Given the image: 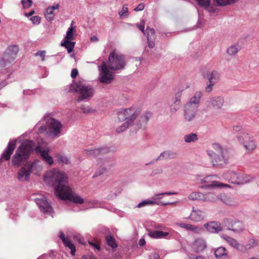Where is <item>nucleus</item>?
<instances>
[{
    "label": "nucleus",
    "instance_id": "f257e3e1",
    "mask_svg": "<svg viewBox=\"0 0 259 259\" xmlns=\"http://www.w3.org/2000/svg\"><path fill=\"white\" fill-rule=\"evenodd\" d=\"M45 182L54 187L56 195L62 200H68L77 204H82L84 199L72 191L68 184L66 175L59 169L48 171L44 176Z\"/></svg>",
    "mask_w": 259,
    "mask_h": 259
},
{
    "label": "nucleus",
    "instance_id": "f03ea898",
    "mask_svg": "<svg viewBox=\"0 0 259 259\" xmlns=\"http://www.w3.org/2000/svg\"><path fill=\"white\" fill-rule=\"evenodd\" d=\"M125 65L124 56L114 50L110 53L108 65L103 62L100 69L99 80L100 82L109 83L114 78L113 73L110 70L116 71L124 69Z\"/></svg>",
    "mask_w": 259,
    "mask_h": 259
},
{
    "label": "nucleus",
    "instance_id": "7ed1b4c3",
    "mask_svg": "<svg viewBox=\"0 0 259 259\" xmlns=\"http://www.w3.org/2000/svg\"><path fill=\"white\" fill-rule=\"evenodd\" d=\"M34 143L32 141H27L23 142L19 146L12 159V163L15 166H19L23 162L27 160L29 154L34 148Z\"/></svg>",
    "mask_w": 259,
    "mask_h": 259
},
{
    "label": "nucleus",
    "instance_id": "20e7f679",
    "mask_svg": "<svg viewBox=\"0 0 259 259\" xmlns=\"http://www.w3.org/2000/svg\"><path fill=\"white\" fill-rule=\"evenodd\" d=\"M69 91L77 93L79 94L77 99V102L89 100L94 96L95 94V91L92 86L85 85L80 81L71 84Z\"/></svg>",
    "mask_w": 259,
    "mask_h": 259
},
{
    "label": "nucleus",
    "instance_id": "39448f33",
    "mask_svg": "<svg viewBox=\"0 0 259 259\" xmlns=\"http://www.w3.org/2000/svg\"><path fill=\"white\" fill-rule=\"evenodd\" d=\"M223 178L230 183L244 185L253 181L250 176L240 171L228 170L223 175Z\"/></svg>",
    "mask_w": 259,
    "mask_h": 259
},
{
    "label": "nucleus",
    "instance_id": "423d86ee",
    "mask_svg": "<svg viewBox=\"0 0 259 259\" xmlns=\"http://www.w3.org/2000/svg\"><path fill=\"white\" fill-rule=\"evenodd\" d=\"M237 139L247 153H252L257 147V142L254 137L247 133H241L237 135Z\"/></svg>",
    "mask_w": 259,
    "mask_h": 259
},
{
    "label": "nucleus",
    "instance_id": "0eeeda50",
    "mask_svg": "<svg viewBox=\"0 0 259 259\" xmlns=\"http://www.w3.org/2000/svg\"><path fill=\"white\" fill-rule=\"evenodd\" d=\"M140 111L139 109L136 108H130L127 109H121L117 113V117L120 121L130 120L134 121L139 116Z\"/></svg>",
    "mask_w": 259,
    "mask_h": 259
},
{
    "label": "nucleus",
    "instance_id": "6e6552de",
    "mask_svg": "<svg viewBox=\"0 0 259 259\" xmlns=\"http://www.w3.org/2000/svg\"><path fill=\"white\" fill-rule=\"evenodd\" d=\"M45 120L46 121L51 135L55 137H58L62 127L61 123L59 120L50 117H45Z\"/></svg>",
    "mask_w": 259,
    "mask_h": 259
},
{
    "label": "nucleus",
    "instance_id": "1a4fd4ad",
    "mask_svg": "<svg viewBox=\"0 0 259 259\" xmlns=\"http://www.w3.org/2000/svg\"><path fill=\"white\" fill-rule=\"evenodd\" d=\"M36 163L34 162L28 161L18 171L17 179L22 182L27 181L29 179V176Z\"/></svg>",
    "mask_w": 259,
    "mask_h": 259
},
{
    "label": "nucleus",
    "instance_id": "9d476101",
    "mask_svg": "<svg viewBox=\"0 0 259 259\" xmlns=\"http://www.w3.org/2000/svg\"><path fill=\"white\" fill-rule=\"evenodd\" d=\"M191 200H202L204 201H213L215 200V195L211 193L203 194L200 192H193L188 196Z\"/></svg>",
    "mask_w": 259,
    "mask_h": 259
},
{
    "label": "nucleus",
    "instance_id": "9b49d317",
    "mask_svg": "<svg viewBox=\"0 0 259 259\" xmlns=\"http://www.w3.org/2000/svg\"><path fill=\"white\" fill-rule=\"evenodd\" d=\"M204 77L208 79L209 84L205 88L206 92L210 93L212 90L213 86L219 81L220 77L219 72L216 70H213L207 74H203Z\"/></svg>",
    "mask_w": 259,
    "mask_h": 259
},
{
    "label": "nucleus",
    "instance_id": "f8f14e48",
    "mask_svg": "<svg viewBox=\"0 0 259 259\" xmlns=\"http://www.w3.org/2000/svg\"><path fill=\"white\" fill-rule=\"evenodd\" d=\"M211 163L213 166L221 167L224 166L228 162L229 156L228 152H225L220 154H217L215 156H213Z\"/></svg>",
    "mask_w": 259,
    "mask_h": 259
},
{
    "label": "nucleus",
    "instance_id": "ddd939ff",
    "mask_svg": "<svg viewBox=\"0 0 259 259\" xmlns=\"http://www.w3.org/2000/svg\"><path fill=\"white\" fill-rule=\"evenodd\" d=\"M35 201L41 211L47 214H52L53 212L52 207L44 196H40L39 197L36 198Z\"/></svg>",
    "mask_w": 259,
    "mask_h": 259
},
{
    "label": "nucleus",
    "instance_id": "4468645a",
    "mask_svg": "<svg viewBox=\"0 0 259 259\" xmlns=\"http://www.w3.org/2000/svg\"><path fill=\"white\" fill-rule=\"evenodd\" d=\"M224 103V99L222 96H214L209 98L206 102V106L208 108L221 109Z\"/></svg>",
    "mask_w": 259,
    "mask_h": 259
},
{
    "label": "nucleus",
    "instance_id": "2eb2a0df",
    "mask_svg": "<svg viewBox=\"0 0 259 259\" xmlns=\"http://www.w3.org/2000/svg\"><path fill=\"white\" fill-rule=\"evenodd\" d=\"M35 150L37 153L40 154L43 161L49 165H52L54 163V160L52 156L49 154L50 150L48 148H42L40 146L35 147Z\"/></svg>",
    "mask_w": 259,
    "mask_h": 259
},
{
    "label": "nucleus",
    "instance_id": "dca6fc26",
    "mask_svg": "<svg viewBox=\"0 0 259 259\" xmlns=\"http://www.w3.org/2000/svg\"><path fill=\"white\" fill-rule=\"evenodd\" d=\"M224 223L228 228L229 230L235 232L242 231L244 229L243 224L240 221L234 220L232 219H226L224 220Z\"/></svg>",
    "mask_w": 259,
    "mask_h": 259
},
{
    "label": "nucleus",
    "instance_id": "f3484780",
    "mask_svg": "<svg viewBox=\"0 0 259 259\" xmlns=\"http://www.w3.org/2000/svg\"><path fill=\"white\" fill-rule=\"evenodd\" d=\"M198 108L185 105L184 108V117L186 121H192L197 115Z\"/></svg>",
    "mask_w": 259,
    "mask_h": 259
},
{
    "label": "nucleus",
    "instance_id": "a211bd4d",
    "mask_svg": "<svg viewBox=\"0 0 259 259\" xmlns=\"http://www.w3.org/2000/svg\"><path fill=\"white\" fill-rule=\"evenodd\" d=\"M226 151H227L224 149L219 144L215 143L211 144V146L207 150V153L210 157L213 158L217 154H220Z\"/></svg>",
    "mask_w": 259,
    "mask_h": 259
},
{
    "label": "nucleus",
    "instance_id": "6ab92c4d",
    "mask_svg": "<svg viewBox=\"0 0 259 259\" xmlns=\"http://www.w3.org/2000/svg\"><path fill=\"white\" fill-rule=\"evenodd\" d=\"M15 149V142L12 141H10L2 155L1 158H0V162L4 159L6 161L9 160Z\"/></svg>",
    "mask_w": 259,
    "mask_h": 259
},
{
    "label": "nucleus",
    "instance_id": "aec40b11",
    "mask_svg": "<svg viewBox=\"0 0 259 259\" xmlns=\"http://www.w3.org/2000/svg\"><path fill=\"white\" fill-rule=\"evenodd\" d=\"M189 218L194 222H200L204 219L205 212L199 209L193 207Z\"/></svg>",
    "mask_w": 259,
    "mask_h": 259
},
{
    "label": "nucleus",
    "instance_id": "412c9836",
    "mask_svg": "<svg viewBox=\"0 0 259 259\" xmlns=\"http://www.w3.org/2000/svg\"><path fill=\"white\" fill-rule=\"evenodd\" d=\"M204 227L210 233H218L222 230L221 223L219 222L212 221L206 223Z\"/></svg>",
    "mask_w": 259,
    "mask_h": 259
},
{
    "label": "nucleus",
    "instance_id": "4be33fe9",
    "mask_svg": "<svg viewBox=\"0 0 259 259\" xmlns=\"http://www.w3.org/2000/svg\"><path fill=\"white\" fill-rule=\"evenodd\" d=\"M207 246L205 241L202 238H197L192 244V248L196 252L204 250Z\"/></svg>",
    "mask_w": 259,
    "mask_h": 259
},
{
    "label": "nucleus",
    "instance_id": "5701e85b",
    "mask_svg": "<svg viewBox=\"0 0 259 259\" xmlns=\"http://www.w3.org/2000/svg\"><path fill=\"white\" fill-rule=\"evenodd\" d=\"M202 96V94L201 92H196L194 94L193 96L190 98L189 101L187 102L185 105L195 107L198 108Z\"/></svg>",
    "mask_w": 259,
    "mask_h": 259
},
{
    "label": "nucleus",
    "instance_id": "b1692460",
    "mask_svg": "<svg viewBox=\"0 0 259 259\" xmlns=\"http://www.w3.org/2000/svg\"><path fill=\"white\" fill-rule=\"evenodd\" d=\"M59 238L62 241L64 245L71 250V254L74 255L76 249L72 242L68 238L65 237L64 234L62 232H60Z\"/></svg>",
    "mask_w": 259,
    "mask_h": 259
},
{
    "label": "nucleus",
    "instance_id": "393cba45",
    "mask_svg": "<svg viewBox=\"0 0 259 259\" xmlns=\"http://www.w3.org/2000/svg\"><path fill=\"white\" fill-rule=\"evenodd\" d=\"M59 6V4H57L55 6L49 7L46 9L45 17L48 21H51L53 20L54 18V11L58 10Z\"/></svg>",
    "mask_w": 259,
    "mask_h": 259
},
{
    "label": "nucleus",
    "instance_id": "a878e982",
    "mask_svg": "<svg viewBox=\"0 0 259 259\" xmlns=\"http://www.w3.org/2000/svg\"><path fill=\"white\" fill-rule=\"evenodd\" d=\"M181 94L178 93L176 95L175 99L170 106V112L172 113L178 111L181 107Z\"/></svg>",
    "mask_w": 259,
    "mask_h": 259
},
{
    "label": "nucleus",
    "instance_id": "bb28decb",
    "mask_svg": "<svg viewBox=\"0 0 259 259\" xmlns=\"http://www.w3.org/2000/svg\"><path fill=\"white\" fill-rule=\"evenodd\" d=\"M171 203L169 202H166V203H163L162 202H156L155 201L151 200H145L143 201L142 202L139 203L138 205L137 206V207L140 208L142 207H144L147 205H154V204H157V205H167L169 204H170Z\"/></svg>",
    "mask_w": 259,
    "mask_h": 259
},
{
    "label": "nucleus",
    "instance_id": "cd10ccee",
    "mask_svg": "<svg viewBox=\"0 0 259 259\" xmlns=\"http://www.w3.org/2000/svg\"><path fill=\"white\" fill-rule=\"evenodd\" d=\"M177 153L171 151H165L163 152H162L157 160H161L163 159H172L175 158L177 157Z\"/></svg>",
    "mask_w": 259,
    "mask_h": 259
},
{
    "label": "nucleus",
    "instance_id": "c85d7f7f",
    "mask_svg": "<svg viewBox=\"0 0 259 259\" xmlns=\"http://www.w3.org/2000/svg\"><path fill=\"white\" fill-rule=\"evenodd\" d=\"M214 254L219 259H228L227 251L224 247H221L217 249L214 252Z\"/></svg>",
    "mask_w": 259,
    "mask_h": 259
},
{
    "label": "nucleus",
    "instance_id": "c756f323",
    "mask_svg": "<svg viewBox=\"0 0 259 259\" xmlns=\"http://www.w3.org/2000/svg\"><path fill=\"white\" fill-rule=\"evenodd\" d=\"M75 44V42L71 41V40L63 39L61 44V46L64 47L67 49L68 53H71L73 51Z\"/></svg>",
    "mask_w": 259,
    "mask_h": 259
},
{
    "label": "nucleus",
    "instance_id": "7c9ffc66",
    "mask_svg": "<svg viewBox=\"0 0 259 259\" xmlns=\"http://www.w3.org/2000/svg\"><path fill=\"white\" fill-rule=\"evenodd\" d=\"M149 236L153 238H162L168 235V232L161 231H151L149 233Z\"/></svg>",
    "mask_w": 259,
    "mask_h": 259
},
{
    "label": "nucleus",
    "instance_id": "2f4dec72",
    "mask_svg": "<svg viewBox=\"0 0 259 259\" xmlns=\"http://www.w3.org/2000/svg\"><path fill=\"white\" fill-rule=\"evenodd\" d=\"M184 140L186 143H194L196 142L198 140V138L196 134L191 133L186 135L184 137Z\"/></svg>",
    "mask_w": 259,
    "mask_h": 259
},
{
    "label": "nucleus",
    "instance_id": "473e14b6",
    "mask_svg": "<svg viewBox=\"0 0 259 259\" xmlns=\"http://www.w3.org/2000/svg\"><path fill=\"white\" fill-rule=\"evenodd\" d=\"M216 198L214 201H216L218 200H220L223 203L226 204H231L232 203L231 198L228 196L226 195L225 194H221L219 196H217L215 195Z\"/></svg>",
    "mask_w": 259,
    "mask_h": 259
},
{
    "label": "nucleus",
    "instance_id": "72a5a7b5",
    "mask_svg": "<svg viewBox=\"0 0 259 259\" xmlns=\"http://www.w3.org/2000/svg\"><path fill=\"white\" fill-rule=\"evenodd\" d=\"M134 121H130L129 120L126 121L116 129V133H120L125 131L130 126L132 125Z\"/></svg>",
    "mask_w": 259,
    "mask_h": 259
},
{
    "label": "nucleus",
    "instance_id": "f704fd0d",
    "mask_svg": "<svg viewBox=\"0 0 259 259\" xmlns=\"http://www.w3.org/2000/svg\"><path fill=\"white\" fill-rule=\"evenodd\" d=\"M109 152V149L106 147L99 148L98 149H93L94 152V157H97L101 155L107 153Z\"/></svg>",
    "mask_w": 259,
    "mask_h": 259
},
{
    "label": "nucleus",
    "instance_id": "c9c22d12",
    "mask_svg": "<svg viewBox=\"0 0 259 259\" xmlns=\"http://www.w3.org/2000/svg\"><path fill=\"white\" fill-rule=\"evenodd\" d=\"M223 238L232 247L235 248H238L239 244L234 239L227 235L223 236Z\"/></svg>",
    "mask_w": 259,
    "mask_h": 259
},
{
    "label": "nucleus",
    "instance_id": "e433bc0d",
    "mask_svg": "<svg viewBox=\"0 0 259 259\" xmlns=\"http://www.w3.org/2000/svg\"><path fill=\"white\" fill-rule=\"evenodd\" d=\"M198 5L203 8L204 10H207L209 8L210 5V0H195Z\"/></svg>",
    "mask_w": 259,
    "mask_h": 259
},
{
    "label": "nucleus",
    "instance_id": "4c0bfd02",
    "mask_svg": "<svg viewBox=\"0 0 259 259\" xmlns=\"http://www.w3.org/2000/svg\"><path fill=\"white\" fill-rule=\"evenodd\" d=\"M76 31L75 27L71 26L69 27L66 32V36H65L64 39L67 40H73L74 37L73 36V33Z\"/></svg>",
    "mask_w": 259,
    "mask_h": 259
},
{
    "label": "nucleus",
    "instance_id": "58836bf2",
    "mask_svg": "<svg viewBox=\"0 0 259 259\" xmlns=\"http://www.w3.org/2000/svg\"><path fill=\"white\" fill-rule=\"evenodd\" d=\"M240 50V47L238 45H235L228 48L227 53L231 56L235 55Z\"/></svg>",
    "mask_w": 259,
    "mask_h": 259
},
{
    "label": "nucleus",
    "instance_id": "ea45409f",
    "mask_svg": "<svg viewBox=\"0 0 259 259\" xmlns=\"http://www.w3.org/2000/svg\"><path fill=\"white\" fill-rule=\"evenodd\" d=\"M106 243L112 248L117 247L115 239L111 235L106 236Z\"/></svg>",
    "mask_w": 259,
    "mask_h": 259
},
{
    "label": "nucleus",
    "instance_id": "a19ab883",
    "mask_svg": "<svg viewBox=\"0 0 259 259\" xmlns=\"http://www.w3.org/2000/svg\"><path fill=\"white\" fill-rule=\"evenodd\" d=\"M188 231H191L196 234H200L203 231L202 227L190 224Z\"/></svg>",
    "mask_w": 259,
    "mask_h": 259
},
{
    "label": "nucleus",
    "instance_id": "79ce46f5",
    "mask_svg": "<svg viewBox=\"0 0 259 259\" xmlns=\"http://www.w3.org/2000/svg\"><path fill=\"white\" fill-rule=\"evenodd\" d=\"M56 157L59 162H61L65 164H68L70 163L69 159L61 154H57L56 155Z\"/></svg>",
    "mask_w": 259,
    "mask_h": 259
},
{
    "label": "nucleus",
    "instance_id": "37998d69",
    "mask_svg": "<svg viewBox=\"0 0 259 259\" xmlns=\"http://www.w3.org/2000/svg\"><path fill=\"white\" fill-rule=\"evenodd\" d=\"M208 188L218 187L220 188H230V186L228 184H225L222 183H220L217 181H213L211 184L206 186Z\"/></svg>",
    "mask_w": 259,
    "mask_h": 259
},
{
    "label": "nucleus",
    "instance_id": "c03bdc74",
    "mask_svg": "<svg viewBox=\"0 0 259 259\" xmlns=\"http://www.w3.org/2000/svg\"><path fill=\"white\" fill-rule=\"evenodd\" d=\"M8 54H10L11 55H16V54L19 51V48L17 46H11L9 47L8 50Z\"/></svg>",
    "mask_w": 259,
    "mask_h": 259
},
{
    "label": "nucleus",
    "instance_id": "a18cd8bd",
    "mask_svg": "<svg viewBox=\"0 0 259 259\" xmlns=\"http://www.w3.org/2000/svg\"><path fill=\"white\" fill-rule=\"evenodd\" d=\"M118 14L120 17H127L128 13L127 5H124L122 6L121 9L119 11Z\"/></svg>",
    "mask_w": 259,
    "mask_h": 259
},
{
    "label": "nucleus",
    "instance_id": "49530a36",
    "mask_svg": "<svg viewBox=\"0 0 259 259\" xmlns=\"http://www.w3.org/2000/svg\"><path fill=\"white\" fill-rule=\"evenodd\" d=\"M213 3L214 5L220 7L230 5L229 0H213Z\"/></svg>",
    "mask_w": 259,
    "mask_h": 259
},
{
    "label": "nucleus",
    "instance_id": "de8ad7c7",
    "mask_svg": "<svg viewBox=\"0 0 259 259\" xmlns=\"http://www.w3.org/2000/svg\"><path fill=\"white\" fill-rule=\"evenodd\" d=\"M147 31V37H154L156 38L155 35V31L153 28H150L149 27H147L146 29Z\"/></svg>",
    "mask_w": 259,
    "mask_h": 259
},
{
    "label": "nucleus",
    "instance_id": "09e8293b",
    "mask_svg": "<svg viewBox=\"0 0 259 259\" xmlns=\"http://www.w3.org/2000/svg\"><path fill=\"white\" fill-rule=\"evenodd\" d=\"M177 194L178 193L177 192H165L161 193H160V194H155L153 196V198L154 200H156V199H160V197H159V196H161V195H177Z\"/></svg>",
    "mask_w": 259,
    "mask_h": 259
},
{
    "label": "nucleus",
    "instance_id": "8fccbe9b",
    "mask_svg": "<svg viewBox=\"0 0 259 259\" xmlns=\"http://www.w3.org/2000/svg\"><path fill=\"white\" fill-rule=\"evenodd\" d=\"M81 110L84 113H92L95 112V110L88 106L85 107L84 106H82L81 107Z\"/></svg>",
    "mask_w": 259,
    "mask_h": 259
},
{
    "label": "nucleus",
    "instance_id": "3c124183",
    "mask_svg": "<svg viewBox=\"0 0 259 259\" xmlns=\"http://www.w3.org/2000/svg\"><path fill=\"white\" fill-rule=\"evenodd\" d=\"M256 241L254 239H251L248 241V243L246 245L245 247L246 249H249L254 247L256 245Z\"/></svg>",
    "mask_w": 259,
    "mask_h": 259
},
{
    "label": "nucleus",
    "instance_id": "603ef678",
    "mask_svg": "<svg viewBox=\"0 0 259 259\" xmlns=\"http://www.w3.org/2000/svg\"><path fill=\"white\" fill-rule=\"evenodd\" d=\"M40 17L37 16H32L30 19L32 23L35 25L39 24L40 23Z\"/></svg>",
    "mask_w": 259,
    "mask_h": 259
},
{
    "label": "nucleus",
    "instance_id": "864d4df0",
    "mask_svg": "<svg viewBox=\"0 0 259 259\" xmlns=\"http://www.w3.org/2000/svg\"><path fill=\"white\" fill-rule=\"evenodd\" d=\"M32 2L31 0H22L21 4L24 8H28L31 7Z\"/></svg>",
    "mask_w": 259,
    "mask_h": 259
},
{
    "label": "nucleus",
    "instance_id": "5fc2aeb1",
    "mask_svg": "<svg viewBox=\"0 0 259 259\" xmlns=\"http://www.w3.org/2000/svg\"><path fill=\"white\" fill-rule=\"evenodd\" d=\"M151 113L147 112H146L143 116L141 117V120L142 121L147 122L151 117Z\"/></svg>",
    "mask_w": 259,
    "mask_h": 259
},
{
    "label": "nucleus",
    "instance_id": "6e6d98bb",
    "mask_svg": "<svg viewBox=\"0 0 259 259\" xmlns=\"http://www.w3.org/2000/svg\"><path fill=\"white\" fill-rule=\"evenodd\" d=\"M156 38L150 37L147 38V43L150 48H153L155 46V40Z\"/></svg>",
    "mask_w": 259,
    "mask_h": 259
},
{
    "label": "nucleus",
    "instance_id": "4d7b16f0",
    "mask_svg": "<svg viewBox=\"0 0 259 259\" xmlns=\"http://www.w3.org/2000/svg\"><path fill=\"white\" fill-rule=\"evenodd\" d=\"M46 52L45 51H39L37 52L35 54V56H39L41 57V60L42 61H44L45 60V55H46Z\"/></svg>",
    "mask_w": 259,
    "mask_h": 259
},
{
    "label": "nucleus",
    "instance_id": "13d9d810",
    "mask_svg": "<svg viewBox=\"0 0 259 259\" xmlns=\"http://www.w3.org/2000/svg\"><path fill=\"white\" fill-rule=\"evenodd\" d=\"M137 26L139 28V29L144 33L145 34V21L142 20L140 24H137Z\"/></svg>",
    "mask_w": 259,
    "mask_h": 259
},
{
    "label": "nucleus",
    "instance_id": "bf43d9fd",
    "mask_svg": "<svg viewBox=\"0 0 259 259\" xmlns=\"http://www.w3.org/2000/svg\"><path fill=\"white\" fill-rule=\"evenodd\" d=\"M177 225L182 228H184L185 229H186V230H188L189 229V226H190V224H187V223H178L177 224Z\"/></svg>",
    "mask_w": 259,
    "mask_h": 259
},
{
    "label": "nucleus",
    "instance_id": "052dcab7",
    "mask_svg": "<svg viewBox=\"0 0 259 259\" xmlns=\"http://www.w3.org/2000/svg\"><path fill=\"white\" fill-rule=\"evenodd\" d=\"M89 244L94 249L99 250L100 249V245L92 241H89Z\"/></svg>",
    "mask_w": 259,
    "mask_h": 259
},
{
    "label": "nucleus",
    "instance_id": "680f3d73",
    "mask_svg": "<svg viewBox=\"0 0 259 259\" xmlns=\"http://www.w3.org/2000/svg\"><path fill=\"white\" fill-rule=\"evenodd\" d=\"M90 203V207H98L100 204L97 201H91L89 202Z\"/></svg>",
    "mask_w": 259,
    "mask_h": 259
},
{
    "label": "nucleus",
    "instance_id": "e2e57ef3",
    "mask_svg": "<svg viewBox=\"0 0 259 259\" xmlns=\"http://www.w3.org/2000/svg\"><path fill=\"white\" fill-rule=\"evenodd\" d=\"M84 152V154L88 156H94L93 149H85Z\"/></svg>",
    "mask_w": 259,
    "mask_h": 259
},
{
    "label": "nucleus",
    "instance_id": "0e129e2a",
    "mask_svg": "<svg viewBox=\"0 0 259 259\" xmlns=\"http://www.w3.org/2000/svg\"><path fill=\"white\" fill-rule=\"evenodd\" d=\"M145 8V5L144 3L140 4L136 8H135V11H141L144 10Z\"/></svg>",
    "mask_w": 259,
    "mask_h": 259
},
{
    "label": "nucleus",
    "instance_id": "69168bd1",
    "mask_svg": "<svg viewBox=\"0 0 259 259\" xmlns=\"http://www.w3.org/2000/svg\"><path fill=\"white\" fill-rule=\"evenodd\" d=\"M78 71L77 70V69H73L72 71H71V76L72 78H75L77 74H78Z\"/></svg>",
    "mask_w": 259,
    "mask_h": 259
},
{
    "label": "nucleus",
    "instance_id": "338daca9",
    "mask_svg": "<svg viewBox=\"0 0 259 259\" xmlns=\"http://www.w3.org/2000/svg\"><path fill=\"white\" fill-rule=\"evenodd\" d=\"M105 171V169L104 168H102V171L101 170H100L99 171H96V173L95 174V175L93 176V178H95V177H96L100 175H101L102 174H103L104 172V171Z\"/></svg>",
    "mask_w": 259,
    "mask_h": 259
},
{
    "label": "nucleus",
    "instance_id": "774afa93",
    "mask_svg": "<svg viewBox=\"0 0 259 259\" xmlns=\"http://www.w3.org/2000/svg\"><path fill=\"white\" fill-rule=\"evenodd\" d=\"M150 259H160L159 256L157 253H154L150 256Z\"/></svg>",
    "mask_w": 259,
    "mask_h": 259
}]
</instances>
